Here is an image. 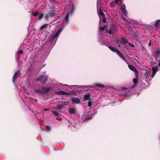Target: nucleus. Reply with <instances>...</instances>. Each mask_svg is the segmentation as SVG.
Returning a JSON list of instances; mask_svg holds the SVG:
<instances>
[{"label": "nucleus", "instance_id": "f257e3e1", "mask_svg": "<svg viewBox=\"0 0 160 160\" xmlns=\"http://www.w3.org/2000/svg\"><path fill=\"white\" fill-rule=\"evenodd\" d=\"M62 30V28L59 29L54 36L51 37L50 38L49 40V42L50 43H49V44H47V46L46 48L48 49V51L49 50V51H50L53 47L56 42L58 37L61 33Z\"/></svg>", "mask_w": 160, "mask_h": 160}, {"label": "nucleus", "instance_id": "f03ea898", "mask_svg": "<svg viewBox=\"0 0 160 160\" xmlns=\"http://www.w3.org/2000/svg\"><path fill=\"white\" fill-rule=\"evenodd\" d=\"M80 120V119L79 118L76 119H71L69 121L70 124L68 128L72 131H76L77 129L78 124H82V122Z\"/></svg>", "mask_w": 160, "mask_h": 160}, {"label": "nucleus", "instance_id": "7ed1b4c3", "mask_svg": "<svg viewBox=\"0 0 160 160\" xmlns=\"http://www.w3.org/2000/svg\"><path fill=\"white\" fill-rule=\"evenodd\" d=\"M93 117V115L92 114H88L87 115H83L82 117V123L84 122L88 121L92 119Z\"/></svg>", "mask_w": 160, "mask_h": 160}, {"label": "nucleus", "instance_id": "20e7f679", "mask_svg": "<svg viewBox=\"0 0 160 160\" xmlns=\"http://www.w3.org/2000/svg\"><path fill=\"white\" fill-rule=\"evenodd\" d=\"M21 73L20 71H17L14 74L12 78V82L15 84V81L19 77L21 76Z\"/></svg>", "mask_w": 160, "mask_h": 160}, {"label": "nucleus", "instance_id": "39448f33", "mask_svg": "<svg viewBox=\"0 0 160 160\" xmlns=\"http://www.w3.org/2000/svg\"><path fill=\"white\" fill-rule=\"evenodd\" d=\"M48 79V77L46 75H42L36 79V81H40L42 83H45Z\"/></svg>", "mask_w": 160, "mask_h": 160}, {"label": "nucleus", "instance_id": "423d86ee", "mask_svg": "<svg viewBox=\"0 0 160 160\" xmlns=\"http://www.w3.org/2000/svg\"><path fill=\"white\" fill-rule=\"evenodd\" d=\"M122 90L123 91L125 90V91H127V92H126L124 93V95L126 97V98H128L132 95V94L131 92V90L129 91L127 88H126L125 87H123L122 88Z\"/></svg>", "mask_w": 160, "mask_h": 160}, {"label": "nucleus", "instance_id": "0eeeda50", "mask_svg": "<svg viewBox=\"0 0 160 160\" xmlns=\"http://www.w3.org/2000/svg\"><path fill=\"white\" fill-rule=\"evenodd\" d=\"M159 68L158 66H156L152 68V72L151 77L152 78L155 76L157 72L159 70Z\"/></svg>", "mask_w": 160, "mask_h": 160}, {"label": "nucleus", "instance_id": "6e6552de", "mask_svg": "<svg viewBox=\"0 0 160 160\" xmlns=\"http://www.w3.org/2000/svg\"><path fill=\"white\" fill-rule=\"evenodd\" d=\"M123 42L125 43H128V40L127 39L121 38L120 39H116L114 41V42L116 44H119L120 42Z\"/></svg>", "mask_w": 160, "mask_h": 160}, {"label": "nucleus", "instance_id": "1a4fd4ad", "mask_svg": "<svg viewBox=\"0 0 160 160\" xmlns=\"http://www.w3.org/2000/svg\"><path fill=\"white\" fill-rule=\"evenodd\" d=\"M120 9L123 14L125 16H127L128 13L126 9V6L124 4L122 5Z\"/></svg>", "mask_w": 160, "mask_h": 160}, {"label": "nucleus", "instance_id": "9d476101", "mask_svg": "<svg viewBox=\"0 0 160 160\" xmlns=\"http://www.w3.org/2000/svg\"><path fill=\"white\" fill-rule=\"evenodd\" d=\"M115 26L113 25H111L109 27V30L108 33L110 34H113L115 32Z\"/></svg>", "mask_w": 160, "mask_h": 160}, {"label": "nucleus", "instance_id": "9b49d317", "mask_svg": "<svg viewBox=\"0 0 160 160\" xmlns=\"http://www.w3.org/2000/svg\"><path fill=\"white\" fill-rule=\"evenodd\" d=\"M43 91L46 92H48L53 90V89L51 87H43L42 88Z\"/></svg>", "mask_w": 160, "mask_h": 160}, {"label": "nucleus", "instance_id": "f8f14e48", "mask_svg": "<svg viewBox=\"0 0 160 160\" xmlns=\"http://www.w3.org/2000/svg\"><path fill=\"white\" fill-rule=\"evenodd\" d=\"M71 100L72 103L73 104H78L81 102L79 98H72Z\"/></svg>", "mask_w": 160, "mask_h": 160}, {"label": "nucleus", "instance_id": "ddd939ff", "mask_svg": "<svg viewBox=\"0 0 160 160\" xmlns=\"http://www.w3.org/2000/svg\"><path fill=\"white\" fill-rule=\"evenodd\" d=\"M108 47L111 51L113 52H116L118 55L121 54V52L114 47L112 46H109Z\"/></svg>", "mask_w": 160, "mask_h": 160}, {"label": "nucleus", "instance_id": "4468645a", "mask_svg": "<svg viewBox=\"0 0 160 160\" xmlns=\"http://www.w3.org/2000/svg\"><path fill=\"white\" fill-rule=\"evenodd\" d=\"M68 110L71 114H75L76 113V110L74 108H68Z\"/></svg>", "mask_w": 160, "mask_h": 160}, {"label": "nucleus", "instance_id": "2eb2a0df", "mask_svg": "<svg viewBox=\"0 0 160 160\" xmlns=\"http://www.w3.org/2000/svg\"><path fill=\"white\" fill-rule=\"evenodd\" d=\"M128 66L129 68L132 71H133V72H134L136 75V73H138V72L136 69V68L134 67L132 65H128ZM137 76V75H136ZM136 77H137V76H136Z\"/></svg>", "mask_w": 160, "mask_h": 160}, {"label": "nucleus", "instance_id": "dca6fc26", "mask_svg": "<svg viewBox=\"0 0 160 160\" xmlns=\"http://www.w3.org/2000/svg\"><path fill=\"white\" fill-rule=\"evenodd\" d=\"M127 43L124 42H120V43L118 44L119 47L122 48H125L126 49H127V47L126 45V44H127Z\"/></svg>", "mask_w": 160, "mask_h": 160}, {"label": "nucleus", "instance_id": "f3484780", "mask_svg": "<svg viewBox=\"0 0 160 160\" xmlns=\"http://www.w3.org/2000/svg\"><path fill=\"white\" fill-rule=\"evenodd\" d=\"M91 95L89 93L87 94H85L84 96V101H89L91 99Z\"/></svg>", "mask_w": 160, "mask_h": 160}, {"label": "nucleus", "instance_id": "a211bd4d", "mask_svg": "<svg viewBox=\"0 0 160 160\" xmlns=\"http://www.w3.org/2000/svg\"><path fill=\"white\" fill-rule=\"evenodd\" d=\"M50 17H52L56 16V13L54 10H52L50 11L48 13Z\"/></svg>", "mask_w": 160, "mask_h": 160}, {"label": "nucleus", "instance_id": "6ab92c4d", "mask_svg": "<svg viewBox=\"0 0 160 160\" xmlns=\"http://www.w3.org/2000/svg\"><path fill=\"white\" fill-rule=\"evenodd\" d=\"M133 81L134 82V84L131 87L132 89L134 88L137 85L138 82V79L137 78H134L133 79Z\"/></svg>", "mask_w": 160, "mask_h": 160}, {"label": "nucleus", "instance_id": "aec40b11", "mask_svg": "<svg viewBox=\"0 0 160 160\" xmlns=\"http://www.w3.org/2000/svg\"><path fill=\"white\" fill-rule=\"evenodd\" d=\"M160 25V19L157 20L155 22L153 26L155 28H157L159 27Z\"/></svg>", "mask_w": 160, "mask_h": 160}, {"label": "nucleus", "instance_id": "412c9836", "mask_svg": "<svg viewBox=\"0 0 160 160\" xmlns=\"http://www.w3.org/2000/svg\"><path fill=\"white\" fill-rule=\"evenodd\" d=\"M146 73L145 74L144 76V78H145V80L147 78L148 76H150L149 74V70H147L146 71Z\"/></svg>", "mask_w": 160, "mask_h": 160}, {"label": "nucleus", "instance_id": "4be33fe9", "mask_svg": "<svg viewBox=\"0 0 160 160\" xmlns=\"http://www.w3.org/2000/svg\"><path fill=\"white\" fill-rule=\"evenodd\" d=\"M98 40L100 43V44L101 45H103L104 44V42L103 40V38L101 36H99Z\"/></svg>", "mask_w": 160, "mask_h": 160}, {"label": "nucleus", "instance_id": "5701e85b", "mask_svg": "<svg viewBox=\"0 0 160 160\" xmlns=\"http://www.w3.org/2000/svg\"><path fill=\"white\" fill-rule=\"evenodd\" d=\"M53 114L56 117H58L59 115V112L60 111H58L57 109H55V111H52Z\"/></svg>", "mask_w": 160, "mask_h": 160}, {"label": "nucleus", "instance_id": "b1692460", "mask_svg": "<svg viewBox=\"0 0 160 160\" xmlns=\"http://www.w3.org/2000/svg\"><path fill=\"white\" fill-rule=\"evenodd\" d=\"M98 15L100 19H101L100 16H101L102 17H103L105 16L104 13L101 10L100 8V11H99V12H98Z\"/></svg>", "mask_w": 160, "mask_h": 160}, {"label": "nucleus", "instance_id": "393cba45", "mask_svg": "<svg viewBox=\"0 0 160 160\" xmlns=\"http://www.w3.org/2000/svg\"><path fill=\"white\" fill-rule=\"evenodd\" d=\"M94 85L96 87H97L104 88L105 87V86L103 84L101 83H96Z\"/></svg>", "mask_w": 160, "mask_h": 160}, {"label": "nucleus", "instance_id": "a878e982", "mask_svg": "<svg viewBox=\"0 0 160 160\" xmlns=\"http://www.w3.org/2000/svg\"><path fill=\"white\" fill-rule=\"evenodd\" d=\"M56 93L58 94L65 95L66 94V92L60 90L56 92Z\"/></svg>", "mask_w": 160, "mask_h": 160}, {"label": "nucleus", "instance_id": "bb28decb", "mask_svg": "<svg viewBox=\"0 0 160 160\" xmlns=\"http://www.w3.org/2000/svg\"><path fill=\"white\" fill-rule=\"evenodd\" d=\"M118 55L125 62L127 63V59L125 58V57L123 56L122 55V52H121V54H118Z\"/></svg>", "mask_w": 160, "mask_h": 160}, {"label": "nucleus", "instance_id": "cd10ccee", "mask_svg": "<svg viewBox=\"0 0 160 160\" xmlns=\"http://www.w3.org/2000/svg\"><path fill=\"white\" fill-rule=\"evenodd\" d=\"M63 105H61L59 106H56L55 107V108H56L57 110H61L63 108Z\"/></svg>", "mask_w": 160, "mask_h": 160}, {"label": "nucleus", "instance_id": "c85d7f7f", "mask_svg": "<svg viewBox=\"0 0 160 160\" xmlns=\"http://www.w3.org/2000/svg\"><path fill=\"white\" fill-rule=\"evenodd\" d=\"M69 13H68L65 17V21L67 22V24L69 22Z\"/></svg>", "mask_w": 160, "mask_h": 160}, {"label": "nucleus", "instance_id": "c756f323", "mask_svg": "<svg viewBox=\"0 0 160 160\" xmlns=\"http://www.w3.org/2000/svg\"><path fill=\"white\" fill-rule=\"evenodd\" d=\"M74 9H75V8H74V7L73 5V4L72 6L71 10V11L70 13V15H72L73 14V12L74 10Z\"/></svg>", "mask_w": 160, "mask_h": 160}, {"label": "nucleus", "instance_id": "7c9ffc66", "mask_svg": "<svg viewBox=\"0 0 160 160\" xmlns=\"http://www.w3.org/2000/svg\"><path fill=\"white\" fill-rule=\"evenodd\" d=\"M102 0H98L97 2V9H98V7L99 6H100L101 4V2Z\"/></svg>", "mask_w": 160, "mask_h": 160}, {"label": "nucleus", "instance_id": "2f4dec72", "mask_svg": "<svg viewBox=\"0 0 160 160\" xmlns=\"http://www.w3.org/2000/svg\"><path fill=\"white\" fill-rule=\"evenodd\" d=\"M32 12V14H33L34 16H36L38 15V11H36L35 12Z\"/></svg>", "mask_w": 160, "mask_h": 160}, {"label": "nucleus", "instance_id": "473e14b6", "mask_svg": "<svg viewBox=\"0 0 160 160\" xmlns=\"http://www.w3.org/2000/svg\"><path fill=\"white\" fill-rule=\"evenodd\" d=\"M105 29V27H101L100 24V26L99 27V30L100 31H102L104 30Z\"/></svg>", "mask_w": 160, "mask_h": 160}, {"label": "nucleus", "instance_id": "72a5a7b5", "mask_svg": "<svg viewBox=\"0 0 160 160\" xmlns=\"http://www.w3.org/2000/svg\"><path fill=\"white\" fill-rule=\"evenodd\" d=\"M47 24H45L42 26V27L40 28V30H42L45 28L47 26Z\"/></svg>", "mask_w": 160, "mask_h": 160}, {"label": "nucleus", "instance_id": "f704fd0d", "mask_svg": "<svg viewBox=\"0 0 160 160\" xmlns=\"http://www.w3.org/2000/svg\"><path fill=\"white\" fill-rule=\"evenodd\" d=\"M49 15L48 13L46 14L45 16V19L46 20H48L49 18Z\"/></svg>", "mask_w": 160, "mask_h": 160}, {"label": "nucleus", "instance_id": "c9c22d12", "mask_svg": "<svg viewBox=\"0 0 160 160\" xmlns=\"http://www.w3.org/2000/svg\"><path fill=\"white\" fill-rule=\"evenodd\" d=\"M46 130L48 131H50L51 129V127L49 126H46Z\"/></svg>", "mask_w": 160, "mask_h": 160}, {"label": "nucleus", "instance_id": "e433bc0d", "mask_svg": "<svg viewBox=\"0 0 160 160\" xmlns=\"http://www.w3.org/2000/svg\"><path fill=\"white\" fill-rule=\"evenodd\" d=\"M35 92L38 93H41L42 92V91L40 89H38L35 90Z\"/></svg>", "mask_w": 160, "mask_h": 160}, {"label": "nucleus", "instance_id": "4c0bfd02", "mask_svg": "<svg viewBox=\"0 0 160 160\" xmlns=\"http://www.w3.org/2000/svg\"><path fill=\"white\" fill-rule=\"evenodd\" d=\"M44 14L43 13H41L40 15L38 17V19L41 20Z\"/></svg>", "mask_w": 160, "mask_h": 160}, {"label": "nucleus", "instance_id": "58836bf2", "mask_svg": "<svg viewBox=\"0 0 160 160\" xmlns=\"http://www.w3.org/2000/svg\"><path fill=\"white\" fill-rule=\"evenodd\" d=\"M127 43H128V45L130 47H132V48L134 47V45L133 44L131 43H130V42H128Z\"/></svg>", "mask_w": 160, "mask_h": 160}, {"label": "nucleus", "instance_id": "ea45409f", "mask_svg": "<svg viewBox=\"0 0 160 160\" xmlns=\"http://www.w3.org/2000/svg\"><path fill=\"white\" fill-rule=\"evenodd\" d=\"M102 17V20L103 22H104V23L106 22V19L105 17V16L103 17Z\"/></svg>", "mask_w": 160, "mask_h": 160}, {"label": "nucleus", "instance_id": "a19ab883", "mask_svg": "<svg viewBox=\"0 0 160 160\" xmlns=\"http://www.w3.org/2000/svg\"><path fill=\"white\" fill-rule=\"evenodd\" d=\"M92 102L91 101H89L88 102V107H90L92 106Z\"/></svg>", "mask_w": 160, "mask_h": 160}, {"label": "nucleus", "instance_id": "79ce46f5", "mask_svg": "<svg viewBox=\"0 0 160 160\" xmlns=\"http://www.w3.org/2000/svg\"><path fill=\"white\" fill-rule=\"evenodd\" d=\"M142 50H146L147 49H146V48H145L144 47L142 46Z\"/></svg>", "mask_w": 160, "mask_h": 160}, {"label": "nucleus", "instance_id": "37998d69", "mask_svg": "<svg viewBox=\"0 0 160 160\" xmlns=\"http://www.w3.org/2000/svg\"><path fill=\"white\" fill-rule=\"evenodd\" d=\"M119 1V0H115L114 2L115 4H117L118 2Z\"/></svg>", "mask_w": 160, "mask_h": 160}, {"label": "nucleus", "instance_id": "c03bdc74", "mask_svg": "<svg viewBox=\"0 0 160 160\" xmlns=\"http://www.w3.org/2000/svg\"><path fill=\"white\" fill-rule=\"evenodd\" d=\"M19 51V52L20 53V54H22L23 52V50L22 49L20 50Z\"/></svg>", "mask_w": 160, "mask_h": 160}, {"label": "nucleus", "instance_id": "a18cd8bd", "mask_svg": "<svg viewBox=\"0 0 160 160\" xmlns=\"http://www.w3.org/2000/svg\"><path fill=\"white\" fill-rule=\"evenodd\" d=\"M39 52L41 53L43 55V51L42 50H39L38 51V52Z\"/></svg>", "mask_w": 160, "mask_h": 160}, {"label": "nucleus", "instance_id": "49530a36", "mask_svg": "<svg viewBox=\"0 0 160 160\" xmlns=\"http://www.w3.org/2000/svg\"><path fill=\"white\" fill-rule=\"evenodd\" d=\"M122 19L125 21H127V22H128V20L125 18L124 17H122Z\"/></svg>", "mask_w": 160, "mask_h": 160}, {"label": "nucleus", "instance_id": "de8ad7c7", "mask_svg": "<svg viewBox=\"0 0 160 160\" xmlns=\"http://www.w3.org/2000/svg\"><path fill=\"white\" fill-rule=\"evenodd\" d=\"M55 1V0H49V2L50 3H52L53 2Z\"/></svg>", "mask_w": 160, "mask_h": 160}, {"label": "nucleus", "instance_id": "09e8293b", "mask_svg": "<svg viewBox=\"0 0 160 160\" xmlns=\"http://www.w3.org/2000/svg\"><path fill=\"white\" fill-rule=\"evenodd\" d=\"M151 45V41H150L148 44V46H150Z\"/></svg>", "mask_w": 160, "mask_h": 160}, {"label": "nucleus", "instance_id": "8fccbe9b", "mask_svg": "<svg viewBox=\"0 0 160 160\" xmlns=\"http://www.w3.org/2000/svg\"><path fill=\"white\" fill-rule=\"evenodd\" d=\"M49 53H48L47 54V55H45V58H44V59H46V58H47V56H48V55H49Z\"/></svg>", "mask_w": 160, "mask_h": 160}, {"label": "nucleus", "instance_id": "3c124183", "mask_svg": "<svg viewBox=\"0 0 160 160\" xmlns=\"http://www.w3.org/2000/svg\"><path fill=\"white\" fill-rule=\"evenodd\" d=\"M113 4V3L112 2V3H110V5L111 6V7H113V6L112 5V4Z\"/></svg>", "mask_w": 160, "mask_h": 160}, {"label": "nucleus", "instance_id": "603ef678", "mask_svg": "<svg viewBox=\"0 0 160 160\" xmlns=\"http://www.w3.org/2000/svg\"><path fill=\"white\" fill-rule=\"evenodd\" d=\"M46 65V64H44L43 65V66H42V68H43Z\"/></svg>", "mask_w": 160, "mask_h": 160}, {"label": "nucleus", "instance_id": "864d4df0", "mask_svg": "<svg viewBox=\"0 0 160 160\" xmlns=\"http://www.w3.org/2000/svg\"><path fill=\"white\" fill-rule=\"evenodd\" d=\"M34 100L36 102H37V101H38V100L36 99H34Z\"/></svg>", "mask_w": 160, "mask_h": 160}, {"label": "nucleus", "instance_id": "5fc2aeb1", "mask_svg": "<svg viewBox=\"0 0 160 160\" xmlns=\"http://www.w3.org/2000/svg\"><path fill=\"white\" fill-rule=\"evenodd\" d=\"M46 73V72H43V73Z\"/></svg>", "mask_w": 160, "mask_h": 160}, {"label": "nucleus", "instance_id": "6e6d98bb", "mask_svg": "<svg viewBox=\"0 0 160 160\" xmlns=\"http://www.w3.org/2000/svg\"><path fill=\"white\" fill-rule=\"evenodd\" d=\"M129 33H130V34H131V32H130V31L129 32Z\"/></svg>", "mask_w": 160, "mask_h": 160}]
</instances>
